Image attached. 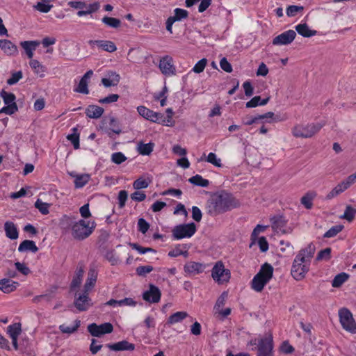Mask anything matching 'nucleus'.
I'll list each match as a JSON object with an SVG mask.
<instances>
[{
    "label": "nucleus",
    "mask_w": 356,
    "mask_h": 356,
    "mask_svg": "<svg viewBox=\"0 0 356 356\" xmlns=\"http://www.w3.org/2000/svg\"><path fill=\"white\" fill-rule=\"evenodd\" d=\"M273 275V267L268 263L261 266L259 271L253 277L251 286L257 292H261Z\"/></svg>",
    "instance_id": "7ed1b4c3"
},
{
    "label": "nucleus",
    "mask_w": 356,
    "mask_h": 356,
    "mask_svg": "<svg viewBox=\"0 0 356 356\" xmlns=\"http://www.w3.org/2000/svg\"><path fill=\"white\" fill-rule=\"evenodd\" d=\"M106 346L113 351H133L135 350V345L127 340H122L115 343H107Z\"/></svg>",
    "instance_id": "a211bd4d"
},
{
    "label": "nucleus",
    "mask_w": 356,
    "mask_h": 356,
    "mask_svg": "<svg viewBox=\"0 0 356 356\" xmlns=\"http://www.w3.org/2000/svg\"><path fill=\"white\" fill-rule=\"evenodd\" d=\"M188 181L195 185L201 187H207L209 185V181L208 179H204L201 175H196L195 176L191 177Z\"/></svg>",
    "instance_id": "e433bc0d"
},
{
    "label": "nucleus",
    "mask_w": 356,
    "mask_h": 356,
    "mask_svg": "<svg viewBox=\"0 0 356 356\" xmlns=\"http://www.w3.org/2000/svg\"><path fill=\"white\" fill-rule=\"evenodd\" d=\"M348 275L346 273H341L337 275L332 280V285L334 288L340 287L348 279Z\"/></svg>",
    "instance_id": "37998d69"
},
{
    "label": "nucleus",
    "mask_w": 356,
    "mask_h": 356,
    "mask_svg": "<svg viewBox=\"0 0 356 356\" xmlns=\"http://www.w3.org/2000/svg\"><path fill=\"white\" fill-rule=\"evenodd\" d=\"M316 195L317 193L315 191H309L301 197L300 202L307 209H311L313 207V200Z\"/></svg>",
    "instance_id": "cd10ccee"
},
{
    "label": "nucleus",
    "mask_w": 356,
    "mask_h": 356,
    "mask_svg": "<svg viewBox=\"0 0 356 356\" xmlns=\"http://www.w3.org/2000/svg\"><path fill=\"white\" fill-rule=\"evenodd\" d=\"M127 159V158L125 156V155L120 152H115L111 155V161L115 164H121Z\"/></svg>",
    "instance_id": "5fc2aeb1"
},
{
    "label": "nucleus",
    "mask_w": 356,
    "mask_h": 356,
    "mask_svg": "<svg viewBox=\"0 0 356 356\" xmlns=\"http://www.w3.org/2000/svg\"><path fill=\"white\" fill-rule=\"evenodd\" d=\"M270 222L272 223V228L276 232H281L283 234L286 233V232L283 229L286 226V220L282 216H275L272 217L270 218Z\"/></svg>",
    "instance_id": "b1692460"
},
{
    "label": "nucleus",
    "mask_w": 356,
    "mask_h": 356,
    "mask_svg": "<svg viewBox=\"0 0 356 356\" xmlns=\"http://www.w3.org/2000/svg\"><path fill=\"white\" fill-rule=\"evenodd\" d=\"M102 21L104 24L112 28H118L121 24L119 19L111 17L105 16L102 18Z\"/></svg>",
    "instance_id": "de8ad7c7"
},
{
    "label": "nucleus",
    "mask_w": 356,
    "mask_h": 356,
    "mask_svg": "<svg viewBox=\"0 0 356 356\" xmlns=\"http://www.w3.org/2000/svg\"><path fill=\"white\" fill-rule=\"evenodd\" d=\"M83 273V269L81 267L76 270V275L75 277H74L70 284L71 290H73L74 289L77 288L80 286L82 281Z\"/></svg>",
    "instance_id": "ea45409f"
},
{
    "label": "nucleus",
    "mask_w": 356,
    "mask_h": 356,
    "mask_svg": "<svg viewBox=\"0 0 356 356\" xmlns=\"http://www.w3.org/2000/svg\"><path fill=\"white\" fill-rule=\"evenodd\" d=\"M97 278V271L95 268H90L86 282L84 284L85 293H88L95 286Z\"/></svg>",
    "instance_id": "5701e85b"
},
{
    "label": "nucleus",
    "mask_w": 356,
    "mask_h": 356,
    "mask_svg": "<svg viewBox=\"0 0 356 356\" xmlns=\"http://www.w3.org/2000/svg\"><path fill=\"white\" fill-rule=\"evenodd\" d=\"M154 143H140L138 146V151L141 155H149L153 151Z\"/></svg>",
    "instance_id": "4c0bfd02"
},
{
    "label": "nucleus",
    "mask_w": 356,
    "mask_h": 356,
    "mask_svg": "<svg viewBox=\"0 0 356 356\" xmlns=\"http://www.w3.org/2000/svg\"><path fill=\"white\" fill-rule=\"evenodd\" d=\"M29 65H30L31 68L35 70V72L36 73H40V72L43 73L45 71L44 67L42 66L40 64V63L38 60H35V59L31 60V61L29 63Z\"/></svg>",
    "instance_id": "680f3d73"
},
{
    "label": "nucleus",
    "mask_w": 356,
    "mask_h": 356,
    "mask_svg": "<svg viewBox=\"0 0 356 356\" xmlns=\"http://www.w3.org/2000/svg\"><path fill=\"white\" fill-rule=\"evenodd\" d=\"M16 269L24 275H27L31 273L29 267H27L24 263L19 261L15 263Z\"/></svg>",
    "instance_id": "774afa93"
},
{
    "label": "nucleus",
    "mask_w": 356,
    "mask_h": 356,
    "mask_svg": "<svg viewBox=\"0 0 356 356\" xmlns=\"http://www.w3.org/2000/svg\"><path fill=\"white\" fill-rule=\"evenodd\" d=\"M95 225V222H92L91 226H90L89 222L87 223L84 220H80L72 226V235L74 238L83 241L91 235Z\"/></svg>",
    "instance_id": "20e7f679"
},
{
    "label": "nucleus",
    "mask_w": 356,
    "mask_h": 356,
    "mask_svg": "<svg viewBox=\"0 0 356 356\" xmlns=\"http://www.w3.org/2000/svg\"><path fill=\"white\" fill-rule=\"evenodd\" d=\"M343 229V226L341 225H337L332 227L327 230L323 235L324 238H332L337 236Z\"/></svg>",
    "instance_id": "603ef678"
},
{
    "label": "nucleus",
    "mask_w": 356,
    "mask_h": 356,
    "mask_svg": "<svg viewBox=\"0 0 356 356\" xmlns=\"http://www.w3.org/2000/svg\"><path fill=\"white\" fill-rule=\"evenodd\" d=\"M120 81V74L114 71H108L106 74V77L102 79V83L106 88L116 86Z\"/></svg>",
    "instance_id": "6ab92c4d"
},
{
    "label": "nucleus",
    "mask_w": 356,
    "mask_h": 356,
    "mask_svg": "<svg viewBox=\"0 0 356 356\" xmlns=\"http://www.w3.org/2000/svg\"><path fill=\"white\" fill-rule=\"evenodd\" d=\"M88 44L93 47L95 44H96L99 48H101L105 51L112 53L117 50V47L115 43L110 40H90L88 41Z\"/></svg>",
    "instance_id": "f3484780"
},
{
    "label": "nucleus",
    "mask_w": 356,
    "mask_h": 356,
    "mask_svg": "<svg viewBox=\"0 0 356 356\" xmlns=\"http://www.w3.org/2000/svg\"><path fill=\"white\" fill-rule=\"evenodd\" d=\"M40 44L39 41H24L21 42L20 45L24 49L29 58H32L33 56V51L36 47Z\"/></svg>",
    "instance_id": "a878e982"
},
{
    "label": "nucleus",
    "mask_w": 356,
    "mask_h": 356,
    "mask_svg": "<svg viewBox=\"0 0 356 356\" xmlns=\"http://www.w3.org/2000/svg\"><path fill=\"white\" fill-rule=\"evenodd\" d=\"M227 296H228L227 293L224 291L218 297V298L217 299V301L216 302V305L214 306V310L216 311V312H217L218 311H220V309H222V307L225 305Z\"/></svg>",
    "instance_id": "864d4df0"
},
{
    "label": "nucleus",
    "mask_w": 356,
    "mask_h": 356,
    "mask_svg": "<svg viewBox=\"0 0 356 356\" xmlns=\"http://www.w3.org/2000/svg\"><path fill=\"white\" fill-rule=\"evenodd\" d=\"M161 292L155 285L150 284L149 289L143 293V298L149 303H157L160 301Z\"/></svg>",
    "instance_id": "4468645a"
},
{
    "label": "nucleus",
    "mask_w": 356,
    "mask_h": 356,
    "mask_svg": "<svg viewBox=\"0 0 356 356\" xmlns=\"http://www.w3.org/2000/svg\"><path fill=\"white\" fill-rule=\"evenodd\" d=\"M152 266H140L136 268V274L139 276L145 277L147 273L153 270Z\"/></svg>",
    "instance_id": "4d7b16f0"
},
{
    "label": "nucleus",
    "mask_w": 356,
    "mask_h": 356,
    "mask_svg": "<svg viewBox=\"0 0 356 356\" xmlns=\"http://www.w3.org/2000/svg\"><path fill=\"white\" fill-rule=\"evenodd\" d=\"M4 229L6 236L12 239L15 240L18 238L19 233L15 225L13 222L7 221L4 224Z\"/></svg>",
    "instance_id": "c85d7f7f"
},
{
    "label": "nucleus",
    "mask_w": 356,
    "mask_h": 356,
    "mask_svg": "<svg viewBox=\"0 0 356 356\" xmlns=\"http://www.w3.org/2000/svg\"><path fill=\"white\" fill-rule=\"evenodd\" d=\"M0 96L2 97L4 104L6 105L0 109V113H5L6 115H12L18 111V107L15 103L16 97L12 92H8L2 90L0 92Z\"/></svg>",
    "instance_id": "423d86ee"
},
{
    "label": "nucleus",
    "mask_w": 356,
    "mask_h": 356,
    "mask_svg": "<svg viewBox=\"0 0 356 356\" xmlns=\"http://www.w3.org/2000/svg\"><path fill=\"white\" fill-rule=\"evenodd\" d=\"M93 74L92 70H90L87 71L85 74L81 77L79 85L76 89H74L75 92L82 93V94H88L89 90L88 88V80L91 78Z\"/></svg>",
    "instance_id": "aec40b11"
},
{
    "label": "nucleus",
    "mask_w": 356,
    "mask_h": 356,
    "mask_svg": "<svg viewBox=\"0 0 356 356\" xmlns=\"http://www.w3.org/2000/svg\"><path fill=\"white\" fill-rule=\"evenodd\" d=\"M296 36V31L288 30L275 37L273 39L272 44L275 46L287 45L294 40Z\"/></svg>",
    "instance_id": "f8f14e48"
},
{
    "label": "nucleus",
    "mask_w": 356,
    "mask_h": 356,
    "mask_svg": "<svg viewBox=\"0 0 356 356\" xmlns=\"http://www.w3.org/2000/svg\"><path fill=\"white\" fill-rule=\"evenodd\" d=\"M149 228V224L144 219L139 218L138 220V229L143 234H145Z\"/></svg>",
    "instance_id": "e2e57ef3"
},
{
    "label": "nucleus",
    "mask_w": 356,
    "mask_h": 356,
    "mask_svg": "<svg viewBox=\"0 0 356 356\" xmlns=\"http://www.w3.org/2000/svg\"><path fill=\"white\" fill-rule=\"evenodd\" d=\"M230 270L225 268L223 263L220 261L216 262L211 270V277L218 284L227 282L230 279Z\"/></svg>",
    "instance_id": "0eeeda50"
},
{
    "label": "nucleus",
    "mask_w": 356,
    "mask_h": 356,
    "mask_svg": "<svg viewBox=\"0 0 356 356\" xmlns=\"http://www.w3.org/2000/svg\"><path fill=\"white\" fill-rule=\"evenodd\" d=\"M187 316L188 314L186 312H177L170 316V317L168 319L167 324L172 325L181 322Z\"/></svg>",
    "instance_id": "72a5a7b5"
},
{
    "label": "nucleus",
    "mask_w": 356,
    "mask_h": 356,
    "mask_svg": "<svg viewBox=\"0 0 356 356\" xmlns=\"http://www.w3.org/2000/svg\"><path fill=\"white\" fill-rule=\"evenodd\" d=\"M323 125L321 124H311L306 126L297 125L292 129L293 135L296 138H310L316 134Z\"/></svg>",
    "instance_id": "39448f33"
},
{
    "label": "nucleus",
    "mask_w": 356,
    "mask_h": 356,
    "mask_svg": "<svg viewBox=\"0 0 356 356\" xmlns=\"http://www.w3.org/2000/svg\"><path fill=\"white\" fill-rule=\"evenodd\" d=\"M159 69L163 74H175V68L172 65V58L169 56L163 57L159 62Z\"/></svg>",
    "instance_id": "dca6fc26"
},
{
    "label": "nucleus",
    "mask_w": 356,
    "mask_h": 356,
    "mask_svg": "<svg viewBox=\"0 0 356 356\" xmlns=\"http://www.w3.org/2000/svg\"><path fill=\"white\" fill-rule=\"evenodd\" d=\"M331 252L332 250L330 248H326L322 250H321L317 256H316V260H322L325 259L326 261L329 260L331 258Z\"/></svg>",
    "instance_id": "6e6d98bb"
},
{
    "label": "nucleus",
    "mask_w": 356,
    "mask_h": 356,
    "mask_svg": "<svg viewBox=\"0 0 356 356\" xmlns=\"http://www.w3.org/2000/svg\"><path fill=\"white\" fill-rule=\"evenodd\" d=\"M339 316L342 327L353 333L356 332V323L352 313L347 308H341L339 311Z\"/></svg>",
    "instance_id": "9d476101"
},
{
    "label": "nucleus",
    "mask_w": 356,
    "mask_h": 356,
    "mask_svg": "<svg viewBox=\"0 0 356 356\" xmlns=\"http://www.w3.org/2000/svg\"><path fill=\"white\" fill-rule=\"evenodd\" d=\"M109 125L111 128L107 131V134L111 138L113 136L112 134H120L122 132L118 122L114 117L109 118Z\"/></svg>",
    "instance_id": "c9c22d12"
},
{
    "label": "nucleus",
    "mask_w": 356,
    "mask_h": 356,
    "mask_svg": "<svg viewBox=\"0 0 356 356\" xmlns=\"http://www.w3.org/2000/svg\"><path fill=\"white\" fill-rule=\"evenodd\" d=\"M35 207L37 208L43 215H47L49 213V209L50 207V204L42 202V200L40 199H38L35 202Z\"/></svg>",
    "instance_id": "3c124183"
},
{
    "label": "nucleus",
    "mask_w": 356,
    "mask_h": 356,
    "mask_svg": "<svg viewBox=\"0 0 356 356\" xmlns=\"http://www.w3.org/2000/svg\"><path fill=\"white\" fill-rule=\"evenodd\" d=\"M81 321L78 319H76L74 321V325L73 326H67L65 324L60 325L59 326V330L61 332L65 333V334H72L78 330V328L80 327Z\"/></svg>",
    "instance_id": "a19ab883"
},
{
    "label": "nucleus",
    "mask_w": 356,
    "mask_h": 356,
    "mask_svg": "<svg viewBox=\"0 0 356 356\" xmlns=\"http://www.w3.org/2000/svg\"><path fill=\"white\" fill-rule=\"evenodd\" d=\"M52 6H53L52 5H49V4L47 3L46 2L43 1V2H38L35 6V8L41 13H47L51 10Z\"/></svg>",
    "instance_id": "0e129e2a"
},
{
    "label": "nucleus",
    "mask_w": 356,
    "mask_h": 356,
    "mask_svg": "<svg viewBox=\"0 0 356 356\" xmlns=\"http://www.w3.org/2000/svg\"><path fill=\"white\" fill-rule=\"evenodd\" d=\"M269 97L261 99L260 96H255L253 98H252L249 102H248L245 106L247 108H254L257 106H264L266 105L269 102Z\"/></svg>",
    "instance_id": "473e14b6"
},
{
    "label": "nucleus",
    "mask_w": 356,
    "mask_h": 356,
    "mask_svg": "<svg viewBox=\"0 0 356 356\" xmlns=\"http://www.w3.org/2000/svg\"><path fill=\"white\" fill-rule=\"evenodd\" d=\"M19 284L8 278L0 280V290L5 293H10L17 288Z\"/></svg>",
    "instance_id": "4be33fe9"
},
{
    "label": "nucleus",
    "mask_w": 356,
    "mask_h": 356,
    "mask_svg": "<svg viewBox=\"0 0 356 356\" xmlns=\"http://www.w3.org/2000/svg\"><path fill=\"white\" fill-rule=\"evenodd\" d=\"M356 215V209H354L352 206L348 205L346 207L345 211L343 214L341 216V219H345L348 222H352Z\"/></svg>",
    "instance_id": "a18cd8bd"
},
{
    "label": "nucleus",
    "mask_w": 356,
    "mask_h": 356,
    "mask_svg": "<svg viewBox=\"0 0 356 356\" xmlns=\"http://www.w3.org/2000/svg\"><path fill=\"white\" fill-rule=\"evenodd\" d=\"M0 48L8 56H15L18 54L17 47L8 40H0Z\"/></svg>",
    "instance_id": "412c9836"
},
{
    "label": "nucleus",
    "mask_w": 356,
    "mask_h": 356,
    "mask_svg": "<svg viewBox=\"0 0 356 356\" xmlns=\"http://www.w3.org/2000/svg\"><path fill=\"white\" fill-rule=\"evenodd\" d=\"M196 232V226L194 222L181 224L175 226L172 232L175 239L191 237Z\"/></svg>",
    "instance_id": "1a4fd4ad"
},
{
    "label": "nucleus",
    "mask_w": 356,
    "mask_h": 356,
    "mask_svg": "<svg viewBox=\"0 0 356 356\" xmlns=\"http://www.w3.org/2000/svg\"><path fill=\"white\" fill-rule=\"evenodd\" d=\"M72 134H69L67 136V139L70 140L75 149L79 148V133L78 132V129L74 127L72 129Z\"/></svg>",
    "instance_id": "58836bf2"
},
{
    "label": "nucleus",
    "mask_w": 356,
    "mask_h": 356,
    "mask_svg": "<svg viewBox=\"0 0 356 356\" xmlns=\"http://www.w3.org/2000/svg\"><path fill=\"white\" fill-rule=\"evenodd\" d=\"M237 206L238 203L232 194L222 191L207 202V211L209 215L216 216L230 211Z\"/></svg>",
    "instance_id": "f03ea898"
},
{
    "label": "nucleus",
    "mask_w": 356,
    "mask_h": 356,
    "mask_svg": "<svg viewBox=\"0 0 356 356\" xmlns=\"http://www.w3.org/2000/svg\"><path fill=\"white\" fill-rule=\"evenodd\" d=\"M207 63V60L206 58H202L193 67V71L195 73H201L204 71Z\"/></svg>",
    "instance_id": "13d9d810"
},
{
    "label": "nucleus",
    "mask_w": 356,
    "mask_h": 356,
    "mask_svg": "<svg viewBox=\"0 0 356 356\" xmlns=\"http://www.w3.org/2000/svg\"><path fill=\"white\" fill-rule=\"evenodd\" d=\"M206 161L216 167L222 166L220 159L217 158L216 155L214 153H209L206 159Z\"/></svg>",
    "instance_id": "bf43d9fd"
},
{
    "label": "nucleus",
    "mask_w": 356,
    "mask_h": 356,
    "mask_svg": "<svg viewBox=\"0 0 356 356\" xmlns=\"http://www.w3.org/2000/svg\"><path fill=\"white\" fill-rule=\"evenodd\" d=\"M74 304L79 312L87 311L92 305V300L88 296V293H85V291H83L82 294H79L75 298Z\"/></svg>",
    "instance_id": "2eb2a0df"
},
{
    "label": "nucleus",
    "mask_w": 356,
    "mask_h": 356,
    "mask_svg": "<svg viewBox=\"0 0 356 356\" xmlns=\"http://www.w3.org/2000/svg\"><path fill=\"white\" fill-rule=\"evenodd\" d=\"M295 29L298 34L305 38H310L316 35L317 33L316 31L311 30L306 23L298 24L296 26Z\"/></svg>",
    "instance_id": "c756f323"
},
{
    "label": "nucleus",
    "mask_w": 356,
    "mask_h": 356,
    "mask_svg": "<svg viewBox=\"0 0 356 356\" xmlns=\"http://www.w3.org/2000/svg\"><path fill=\"white\" fill-rule=\"evenodd\" d=\"M137 111L140 115L145 119L149 120L152 122L158 123L161 124V122H164L161 120L160 117V113L154 112L144 106H139L137 107Z\"/></svg>",
    "instance_id": "ddd939ff"
},
{
    "label": "nucleus",
    "mask_w": 356,
    "mask_h": 356,
    "mask_svg": "<svg viewBox=\"0 0 356 356\" xmlns=\"http://www.w3.org/2000/svg\"><path fill=\"white\" fill-rule=\"evenodd\" d=\"M100 8V3L99 2H94L88 6L86 5V10H79L77 15L81 17L86 15L92 14L97 11Z\"/></svg>",
    "instance_id": "f704fd0d"
},
{
    "label": "nucleus",
    "mask_w": 356,
    "mask_h": 356,
    "mask_svg": "<svg viewBox=\"0 0 356 356\" xmlns=\"http://www.w3.org/2000/svg\"><path fill=\"white\" fill-rule=\"evenodd\" d=\"M315 245L311 243L307 248L299 251L295 257L291 270L293 277L296 280H301L309 270L311 259L315 252Z\"/></svg>",
    "instance_id": "f257e3e1"
},
{
    "label": "nucleus",
    "mask_w": 356,
    "mask_h": 356,
    "mask_svg": "<svg viewBox=\"0 0 356 356\" xmlns=\"http://www.w3.org/2000/svg\"><path fill=\"white\" fill-rule=\"evenodd\" d=\"M188 16V12L186 10L182 8H175L174 10V15L170 16L175 22L180 21L183 19L187 18Z\"/></svg>",
    "instance_id": "8fccbe9b"
},
{
    "label": "nucleus",
    "mask_w": 356,
    "mask_h": 356,
    "mask_svg": "<svg viewBox=\"0 0 356 356\" xmlns=\"http://www.w3.org/2000/svg\"><path fill=\"white\" fill-rule=\"evenodd\" d=\"M167 116H165L163 113H160V117H161V120L164 121V122H161V124L166 125V126H173L174 121L172 120L173 111L172 108H168L166 109Z\"/></svg>",
    "instance_id": "79ce46f5"
},
{
    "label": "nucleus",
    "mask_w": 356,
    "mask_h": 356,
    "mask_svg": "<svg viewBox=\"0 0 356 356\" xmlns=\"http://www.w3.org/2000/svg\"><path fill=\"white\" fill-rule=\"evenodd\" d=\"M204 266L198 262L188 261L184 265V271L190 274H199L203 272Z\"/></svg>",
    "instance_id": "393cba45"
},
{
    "label": "nucleus",
    "mask_w": 356,
    "mask_h": 356,
    "mask_svg": "<svg viewBox=\"0 0 356 356\" xmlns=\"http://www.w3.org/2000/svg\"><path fill=\"white\" fill-rule=\"evenodd\" d=\"M21 332L22 329L20 323H14L8 327V332L10 338L18 337Z\"/></svg>",
    "instance_id": "09e8293b"
},
{
    "label": "nucleus",
    "mask_w": 356,
    "mask_h": 356,
    "mask_svg": "<svg viewBox=\"0 0 356 356\" xmlns=\"http://www.w3.org/2000/svg\"><path fill=\"white\" fill-rule=\"evenodd\" d=\"M18 251L20 252L30 251L35 253L38 251V248L33 241L24 240L19 244Z\"/></svg>",
    "instance_id": "7c9ffc66"
},
{
    "label": "nucleus",
    "mask_w": 356,
    "mask_h": 356,
    "mask_svg": "<svg viewBox=\"0 0 356 356\" xmlns=\"http://www.w3.org/2000/svg\"><path fill=\"white\" fill-rule=\"evenodd\" d=\"M267 228V226H264L261 225H257L254 229H253L252 234H251V243L250 245V247H252L253 244H254L258 238V235L260 232H264Z\"/></svg>",
    "instance_id": "49530a36"
},
{
    "label": "nucleus",
    "mask_w": 356,
    "mask_h": 356,
    "mask_svg": "<svg viewBox=\"0 0 356 356\" xmlns=\"http://www.w3.org/2000/svg\"><path fill=\"white\" fill-rule=\"evenodd\" d=\"M104 111L102 107L97 105H89L86 109V114L89 118L98 119L102 115Z\"/></svg>",
    "instance_id": "bb28decb"
},
{
    "label": "nucleus",
    "mask_w": 356,
    "mask_h": 356,
    "mask_svg": "<svg viewBox=\"0 0 356 356\" xmlns=\"http://www.w3.org/2000/svg\"><path fill=\"white\" fill-rule=\"evenodd\" d=\"M257 356H273V340L271 334L258 339Z\"/></svg>",
    "instance_id": "6e6552de"
},
{
    "label": "nucleus",
    "mask_w": 356,
    "mask_h": 356,
    "mask_svg": "<svg viewBox=\"0 0 356 356\" xmlns=\"http://www.w3.org/2000/svg\"><path fill=\"white\" fill-rule=\"evenodd\" d=\"M90 180V175L88 174L79 175L75 177L74 185L75 187L82 188Z\"/></svg>",
    "instance_id": "c03bdc74"
},
{
    "label": "nucleus",
    "mask_w": 356,
    "mask_h": 356,
    "mask_svg": "<svg viewBox=\"0 0 356 356\" xmlns=\"http://www.w3.org/2000/svg\"><path fill=\"white\" fill-rule=\"evenodd\" d=\"M22 78V71H18L12 74L10 79L7 80V83L10 86L17 83Z\"/></svg>",
    "instance_id": "69168bd1"
},
{
    "label": "nucleus",
    "mask_w": 356,
    "mask_h": 356,
    "mask_svg": "<svg viewBox=\"0 0 356 356\" xmlns=\"http://www.w3.org/2000/svg\"><path fill=\"white\" fill-rule=\"evenodd\" d=\"M303 10L302 6H289L286 8V15L289 17H293L295 16L298 12H300Z\"/></svg>",
    "instance_id": "338daca9"
},
{
    "label": "nucleus",
    "mask_w": 356,
    "mask_h": 356,
    "mask_svg": "<svg viewBox=\"0 0 356 356\" xmlns=\"http://www.w3.org/2000/svg\"><path fill=\"white\" fill-rule=\"evenodd\" d=\"M348 188L343 181L338 184L330 193L326 195L327 200H331L334 197H337L339 194L344 192Z\"/></svg>",
    "instance_id": "2f4dec72"
},
{
    "label": "nucleus",
    "mask_w": 356,
    "mask_h": 356,
    "mask_svg": "<svg viewBox=\"0 0 356 356\" xmlns=\"http://www.w3.org/2000/svg\"><path fill=\"white\" fill-rule=\"evenodd\" d=\"M88 332L93 337H100L105 334H110L113 330V326L111 323H104L97 325L95 323L88 325Z\"/></svg>",
    "instance_id": "9b49d317"
},
{
    "label": "nucleus",
    "mask_w": 356,
    "mask_h": 356,
    "mask_svg": "<svg viewBox=\"0 0 356 356\" xmlns=\"http://www.w3.org/2000/svg\"><path fill=\"white\" fill-rule=\"evenodd\" d=\"M149 184V181H147V180L139 178L137 179L136 181H134L133 184V186L136 190H140L142 188H146L148 187Z\"/></svg>",
    "instance_id": "052dcab7"
}]
</instances>
